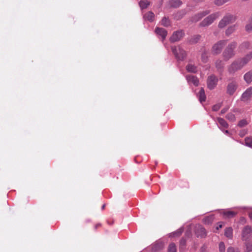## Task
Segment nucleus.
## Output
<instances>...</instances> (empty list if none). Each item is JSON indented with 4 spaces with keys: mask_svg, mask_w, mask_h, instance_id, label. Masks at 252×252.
I'll return each instance as SVG.
<instances>
[{
    "mask_svg": "<svg viewBox=\"0 0 252 252\" xmlns=\"http://www.w3.org/2000/svg\"><path fill=\"white\" fill-rule=\"evenodd\" d=\"M250 19H252V16H251Z\"/></svg>",
    "mask_w": 252,
    "mask_h": 252,
    "instance_id": "obj_55",
    "label": "nucleus"
},
{
    "mask_svg": "<svg viewBox=\"0 0 252 252\" xmlns=\"http://www.w3.org/2000/svg\"><path fill=\"white\" fill-rule=\"evenodd\" d=\"M144 18L150 22H153L155 19V14L152 11H149L144 15Z\"/></svg>",
    "mask_w": 252,
    "mask_h": 252,
    "instance_id": "obj_21",
    "label": "nucleus"
},
{
    "mask_svg": "<svg viewBox=\"0 0 252 252\" xmlns=\"http://www.w3.org/2000/svg\"><path fill=\"white\" fill-rule=\"evenodd\" d=\"M168 252H177L176 247L174 243H171L168 249Z\"/></svg>",
    "mask_w": 252,
    "mask_h": 252,
    "instance_id": "obj_36",
    "label": "nucleus"
},
{
    "mask_svg": "<svg viewBox=\"0 0 252 252\" xmlns=\"http://www.w3.org/2000/svg\"><path fill=\"white\" fill-rule=\"evenodd\" d=\"M227 40H220L215 43L212 47V52L214 55L220 54L224 46L226 44Z\"/></svg>",
    "mask_w": 252,
    "mask_h": 252,
    "instance_id": "obj_7",
    "label": "nucleus"
},
{
    "mask_svg": "<svg viewBox=\"0 0 252 252\" xmlns=\"http://www.w3.org/2000/svg\"><path fill=\"white\" fill-rule=\"evenodd\" d=\"M214 3L217 6H221L225 3L223 0H215Z\"/></svg>",
    "mask_w": 252,
    "mask_h": 252,
    "instance_id": "obj_42",
    "label": "nucleus"
},
{
    "mask_svg": "<svg viewBox=\"0 0 252 252\" xmlns=\"http://www.w3.org/2000/svg\"><path fill=\"white\" fill-rule=\"evenodd\" d=\"M223 132L225 134H229V132L228 130H224L223 131Z\"/></svg>",
    "mask_w": 252,
    "mask_h": 252,
    "instance_id": "obj_50",
    "label": "nucleus"
},
{
    "mask_svg": "<svg viewBox=\"0 0 252 252\" xmlns=\"http://www.w3.org/2000/svg\"><path fill=\"white\" fill-rule=\"evenodd\" d=\"M186 12L185 10H181L175 14L174 18L177 20H179L182 19L186 15Z\"/></svg>",
    "mask_w": 252,
    "mask_h": 252,
    "instance_id": "obj_27",
    "label": "nucleus"
},
{
    "mask_svg": "<svg viewBox=\"0 0 252 252\" xmlns=\"http://www.w3.org/2000/svg\"><path fill=\"white\" fill-rule=\"evenodd\" d=\"M211 218H207L205 219V221L206 222V221L209 220V219H211Z\"/></svg>",
    "mask_w": 252,
    "mask_h": 252,
    "instance_id": "obj_54",
    "label": "nucleus"
},
{
    "mask_svg": "<svg viewBox=\"0 0 252 252\" xmlns=\"http://www.w3.org/2000/svg\"><path fill=\"white\" fill-rule=\"evenodd\" d=\"M200 36L199 35H195L193 38L191 39L190 42L192 43H195L198 42V41L200 39Z\"/></svg>",
    "mask_w": 252,
    "mask_h": 252,
    "instance_id": "obj_41",
    "label": "nucleus"
},
{
    "mask_svg": "<svg viewBox=\"0 0 252 252\" xmlns=\"http://www.w3.org/2000/svg\"><path fill=\"white\" fill-rule=\"evenodd\" d=\"M245 30L248 32H250L252 31V19L249 20L248 23L245 26Z\"/></svg>",
    "mask_w": 252,
    "mask_h": 252,
    "instance_id": "obj_32",
    "label": "nucleus"
},
{
    "mask_svg": "<svg viewBox=\"0 0 252 252\" xmlns=\"http://www.w3.org/2000/svg\"><path fill=\"white\" fill-rule=\"evenodd\" d=\"M150 4V2L147 0H141L139 2V6L142 9L146 8Z\"/></svg>",
    "mask_w": 252,
    "mask_h": 252,
    "instance_id": "obj_28",
    "label": "nucleus"
},
{
    "mask_svg": "<svg viewBox=\"0 0 252 252\" xmlns=\"http://www.w3.org/2000/svg\"><path fill=\"white\" fill-rule=\"evenodd\" d=\"M247 130L243 129L240 131L239 135L240 137H243L247 134Z\"/></svg>",
    "mask_w": 252,
    "mask_h": 252,
    "instance_id": "obj_44",
    "label": "nucleus"
},
{
    "mask_svg": "<svg viewBox=\"0 0 252 252\" xmlns=\"http://www.w3.org/2000/svg\"><path fill=\"white\" fill-rule=\"evenodd\" d=\"M218 82V78L215 75L210 76L207 79V87L210 90L214 89Z\"/></svg>",
    "mask_w": 252,
    "mask_h": 252,
    "instance_id": "obj_10",
    "label": "nucleus"
},
{
    "mask_svg": "<svg viewBox=\"0 0 252 252\" xmlns=\"http://www.w3.org/2000/svg\"><path fill=\"white\" fill-rule=\"evenodd\" d=\"M246 249L244 252H251L252 251V239L248 240L245 242Z\"/></svg>",
    "mask_w": 252,
    "mask_h": 252,
    "instance_id": "obj_26",
    "label": "nucleus"
},
{
    "mask_svg": "<svg viewBox=\"0 0 252 252\" xmlns=\"http://www.w3.org/2000/svg\"><path fill=\"white\" fill-rule=\"evenodd\" d=\"M184 35V33L183 30L174 32L170 38V41L171 42L178 41L182 39Z\"/></svg>",
    "mask_w": 252,
    "mask_h": 252,
    "instance_id": "obj_8",
    "label": "nucleus"
},
{
    "mask_svg": "<svg viewBox=\"0 0 252 252\" xmlns=\"http://www.w3.org/2000/svg\"><path fill=\"white\" fill-rule=\"evenodd\" d=\"M228 83L226 88V93L230 95H232L237 90L238 85L237 82L233 78L229 79Z\"/></svg>",
    "mask_w": 252,
    "mask_h": 252,
    "instance_id": "obj_6",
    "label": "nucleus"
},
{
    "mask_svg": "<svg viewBox=\"0 0 252 252\" xmlns=\"http://www.w3.org/2000/svg\"><path fill=\"white\" fill-rule=\"evenodd\" d=\"M228 109H229L228 107H225V108H223L220 111V114H223L225 113V112H226L228 111Z\"/></svg>",
    "mask_w": 252,
    "mask_h": 252,
    "instance_id": "obj_46",
    "label": "nucleus"
},
{
    "mask_svg": "<svg viewBox=\"0 0 252 252\" xmlns=\"http://www.w3.org/2000/svg\"><path fill=\"white\" fill-rule=\"evenodd\" d=\"M244 66L239 59L234 61L231 64L227 67V70L230 74L233 75L236 71L241 69Z\"/></svg>",
    "mask_w": 252,
    "mask_h": 252,
    "instance_id": "obj_2",
    "label": "nucleus"
},
{
    "mask_svg": "<svg viewBox=\"0 0 252 252\" xmlns=\"http://www.w3.org/2000/svg\"><path fill=\"white\" fill-rule=\"evenodd\" d=\"M198 95H199V99L201 103L205 101L206 95L205 94L204 90L202 88H201V89L200 90L199 93H198Z\"/></svg>",
    "mask_w": 252,
    "mask_h": 252,
    "instance_id": "obj_24",
    "label": "nucleus"
},
{
    "mask_svg": "<svg viewBox=\"0 0 252 252\" xmlns=\"http://www.w3.org/2000/svg\"><path fill=\"white\" fill-rule=\"evenodd\" d=\"M200 252H208L207 247L205 246H202L200 249Z\"/></svg>",
    "mask_w": 252,
    "mask_h": 252,
    "instance_id": "obj_47",
    "label": "nucleus"
},
{
    "mask_svg": "<svg viewBox=\"0 0 252 252\" xmlns=\"http://www.w3.org/2000/svg\"><path fill=\"white\" fill-rule=\"evenodd\" d=\"M244 79L247 84H250L252 82V71H248L245 74Z\"/></svg>",
    "mask_w": 252,
    "mask_h": 252,
    "instance_id": "obj_20",
    "label": "nucleus"
},
{
    "mask_svg": "<svg viewBox=\"0 0 252 252\" xmlns=\"http://www.w3.org/2000/svg\"><path fill=\"white\" fill-rule=\"evenodd\" d=\"M237 45V43L236 41H233L227 45L222 53V56L224 61H227L235 56L234 49Z\"/></svg>",
    "mask_w": 252,
    "mask_h": 252,
    "instance_id": "obj_1",
    "label": "nucleus"
},
{
    "mask_svg": "<svg viewBox=\"0 0 252 252\" xmlns=\"http://www.w3.org/2000/svg\"><path fill=\"white\" fill-rule=\"evenodd\" d=\"M252 96V88H248L242 94L241 99L242 101L246 102L251 99Z\"/></svg>",
    "mask_w": 252,
    "mask_h": 252,
    "instance_id": "obj_12",
    "label": "nucleus"
},
{
    "mask_svg": "<svg viewBox=\"0 0 252 252\" xmlns=\"http://www.w3.org/2000/svg\"><path fill=\"white\" fill-rule=\"evenodd\" d=\"M252 59V51L247 54L244 57L239 58L244 65H246Z\"/></svg>",
    "mask_w": 252,
    "mask_h": 252,
    "instance_id": "obj_17",
    "label": "nucleus"
},
{
    "mask_svg": "<svg viewBox=\"0 0 252 252\" xmlns=\"http://www.w3.org/2000/svg\"><path fill=\"white\" fill-rule=\"evenodd\" d=\"M252 237V230L249 226H245L242 231L243 240L247 241L250 240Z\"/></svg>",
    "mask_w": 252,
    "mask_h": 252,
    "instance_id": "obj_11",
    "label": "nucleus"
},
{
    "mask_svg": "<svg viewBox=\"0 0 252 252\" xmlns=\"http://www.w3.org/2000/svg\"><path fill=\"white\" fill-rule=\"evenodd\" d=\"M184 229L183 228H180L177 230L176 231L170 233V237H178L180 236L182 233L183 232Z\"/></svg>",
    "mask_w": 252,
    "mask_h": 252,
    "instance_id": "obj_29",
    "label": "nucleus"
},
{
    "mask_svg": "<svg viewBox=\"0 0 252 252\" xmlns=\"http://www.w3.org/2000/svg\"><path fill=\"white\" fill-rule=\"evenodd\" d=\"M169 4L171 7L177 8L181 6L182 2L180 0H170Z\"/></svg>",
    "mask_w": 252,
    "mask_h": 252,
    "instance_id": "obj_25",
    "label": "nucleus"
},
{
    "mask_svg": "<svg viewBox=\"0 0 252 252\" xmlns=\"http://www.w3.org/2000/svg\"><path fill=\"white\" fill-rule=\"evenodd\" d=\"M172 51L178 60L183 61L186 57V53L180 46H172Z\"/></svg>",
    "mask_w": 252,
    "mask_h": 252,
    "instance_id": "obj_4",
    "label": "nucleus"
},
{
    "mask_svg": "<svg viewBox=\"0 0 252 252\" xmlns=\"http://www.w3.org/2000/svg\"><path fill=\"white\" fill-rule=\"evenodd\" d=\"M186 244V241L185 239L182 238L180 241V245L182 248H184L185 247Z\"/></svg>",
    "mask_w": 252,
    "mask_h": 252,
    "instance_id": "obj_43",
    "label": "nucleus"
},
{
    "mask_svg": "<svg viewBox=\"0 0 252 252\" xmlns=\"http://www.w3.org/2000/svg\"><path fill=\"white\" fill-rule=\"evenodd\" d=\"M238 26V25L236 24L228 27L225 31L226 35L227 36L230 35L237 30Z\"/></svg>",
    "mask_w": 252,
    "mask_h": 252,
    "instance_id": "obj_18",
    "label": "nucleus"
},
{
    "mask_svg": "<svg viewBox=\"0 0 252 252\" xmlns=\"http://www.w3.org/2000/svg\"><path fill=\"white\" fill-rule=\"evenodd\" d=\"M250 43L248 41H245L243 42L239 46L241 50L248 49L250 47Z\"/></svg>",
    "mask_w": 252,
    "mask_h": 252,
    "instance_id": "obj_34",
    "label": "nucleus"
},
{
    "mask_svg": "<svg viewBox=\"0 0 252 252\" xmlns=\"http://www.w3.org/2000/svg\"><path fill=\"white\" fill-rule=\"evenodd\" d=\"M248 124V122L245 119L240 121L238 124V126L240 127H243L246 126Z\"/></svg>",
    "mask_w": 252,
    "mask_h": 252,
    "instance_id": "obj_38",
    "label": "nucleus"
},
{
    "mask_svg": "<svg viewBox=\"0 0 252 252\" xmlns=\"http://www.w3.org/2000/svg\"><path fill=\"white\" fill-rule=\"evenodd\" d=\"M161 24L162 26L164 27H168L171 25L170 20L166 17H164L162 19L161 21Z\"/></svg>",
    "mask_w": 252,
    "mask_h": 252,
    "instance_id": "obj_31",
    "label": "nucleus"
},
{
    "mask_svg": "<svg viewBox=\"0 0 252 252\" xmlns=\"http://www.w3.org/2000/svg\"><path fill=\"white\" fill-rule=\"evenodd\" d=\"M249 217L252 220V212L250 213L249 214Z\"/></svg>",
    "mask_w": 252,
    "mask_h": 252,
    "instance_id": "obj_52",
    "label": "nucleus"
},
{
    "mask_svg": "<svg viewBox=\"0 0 252 252\" xmlns=\"http://www.w3.org/2000/svg\"><path fill=\"white\" fill-rule=\"evenodd\" d=\"M210 13L209 10H205L199 12L198 13L194 15L191 18V21L192 22H196L202 19L203 17L207 15Z\"/></svg>",
    "mask_w": 252,
    "mask_h": 252,
    "instance_id": "obj_13",
    "label": "nucleus"
},
{
    "mask_svg": "<svg viewBox=\"0 0 252 252\" xmlns=\"http://www.w3.org/2000/svg\"><path fill=\"white\" fill-rule=\"evenodd\" d=\"M155 32L158 35L161 37L162 40L165 39L167 34V31L162 28H156L155 29Z\"/></svg>",
    "mask_w": 252,
    "mask_h": 252,
    "instance_id": "obj_14",
    "label": "nucleus"
},
{
    "mask_svg": "<svg viewBox=\"0 0 252 252\" xmlns=\"http://www.w3.org/2000/svg\"><path fill=\"white\" fill-rule=\"evenodd\" d=\"M186 70L191 73H196L197 71V67L194 64L189 63L186 66Z\"/></svg>",
    "mask_w": 252,
    "mask_h": 252,
    "instance_id": "obj_23",
    "label": "nucleus"
},
{
    "mask_svg": "<svg viewBox=\"0 0 252 252\" xmlns=\"http://www.w3.org/2000/svg\"><path fill=\"white\" fill-rule=\"evenodd\" d=\"M220 16V12H218L213 13L209 15L206 18H205L201 23H200L199 25L201 27L208 26L209 25L211 24L214 21V20H215Z\"/></svg>",
    "mask_w": 252,
    "mask_h": 252,
    "instance_id": "obj_5",
    "label": "nucleus"
},
{
    "mask_svg": "<svg viewBox=\"0 0 252 252\" xmlns=\"http://www.w3.org/2000/svg\"><path fill=\"white\" fill-rule=\"evenodd\" d=\"M227 252H240L238 249H235L232 247H229L227 249Z\"/></svg>",
    "mask_w": 252,
    "mask_h": 252,
    "instance_id": "obj_45",
    "label": "nucleus"
},
{
    "mask_svg": "<svg viewBox=\"0 0 252 252\" xmlns=\"http://www.w3.org/2000/svg\"><path fill=\"white\" fill-rule=\"evenodd\" d=\"M236 213L234 211L226 210L223 212L224 217L225 218H233L236 215Z\"/></svg>",
    "mask_w": 252,
    "mask_h": 252,
    "instance_id": "obj_22",
    "label": "nucleus"
},
{
    "mask_svg": "<svg viewBox=\"0 0 252 252\" xmlns=\"http://www.w3.org/2000/svg\"><path fill=\"white\" fill-rule=\"evenodd\" d=\"M224 235L228 238L232 237V229L231 227L226 228L225 230Z\"/></svg>",
    "mask_w": 252,
    "mask_h": 252,
    "instance_id": "obj_33",
    "label": "nucleus"
},
{
    "mask_svg": "<svg viewBox=\"0 0 252 252\" xmlns=\"http://www.w3.org/2000/svg\"><path fill=\"white\" fill-rule=\"evenodd\" d=\"M105 204H103L102 207H101V209L103 210L105 208Z\"/></svg>",
    "mask_w": 252,
    "mask_h": 252,
    "instance_id": "obj_53",
    "label": "nucleus"
},
{
    "mask_svg": "<svg viewBox=\"0 0 252 252\" xmlns=\"http://www.w3.org/2000/svg\"><path fill=\"white\" fill-rule=\"evenodd\" d=\"M223 225V223L222 222H220L218 223V225L216 227V229L219 230L220 228H222Z\"/></svg>",
    "mask_w": 252,
    "mask_h": 252,
    "instance_id": "obj_48",
    "label": "nucleus"
},
{
    "mask_svg": "<svg viewBox=\"0 0 252 252\" xmlns=\"http://www.w3.org/2000/svg\"><path fill=\"white\" fill-rule=\"evenodd\" d=\"M216 67L217 68V70L221 72L223 70L224 63H223V61L220 60H218L216 61L215 63Z\"/></svg>",
    "mask_w": 252,
    "mask_h": 252,
    "instance_id": "obj_19",
    "label": "nucleus"
},
{
    "mask_svg": "<svg viewBox=\"0 0 252 252\" xmlns=\"http://www.w3.org/2000/svg\"><path fill=\"white\" fill-rule=\"evenodd\" d=\"M225 245L223 242H220L219 244V250L220 252H225Z\"/></svg>",
    "mask_w": 252,
    "mask_h": 252,
    "instance_id": "obj_39",
    "label": "nucleus"
},
{
    "mask_svg": "<svg viewBox=\"0 0 252 252\" xmlns=\"http://www.w3.org/2000/svg\"><path fill=\"white\" fill-rule=\"evenodd\" d=\"M100 226V224H97L95 225V229H97L98 227Z\"/></svg>",
    "mask_w": 252,
    "mask_h": 252,
    "instance_id": "obj_51",
    "label": "nucleus"
},
{
    "mask_svg": "<svg viewBox=\"0 0 252 252\" xmlns=\"http://www.w3.org/2000/svg\"><path fill=\"white\" fill-rule=\"evenodd\" d=\"M245 145L252 148V138L251 137H247L245 139Z\"/></svg>",
    "mask_w": 252,
    "mask_h": 252,
    "instance_id": "obj_35",
    "label": "nucleus"
},
{
    "mask_svg": "<svg viewBox=\"0 0 252 252\" xmlns=\"http://www.w3.org/2000/svg\"><path fill=\"white\" fill-rule=\"evenodd\" d=\"M236 20V17L230 13H227L224 16L220 21L218 27L220 28H223L228 24L234 22Z\"/></svg>",
    "mask_w": 252,
    "mask_h": 252,
    "instance_id": "obj_3",
    "label": "nucleus"
},
{
    "mask_svg": "<svg viewBox=\"0 0 252 252\" xmlns=\"http://www.w3.org/2000/svg\"><path fill=\"white\" fill-rule=\"evenodd\" d=\"M218 123L221 126L224 128H227L228 127V125L227 122L222 118H217Z\"/></svg>",
    "mask_w": 252,
    "mask_h": 252,
    "instance_id": "obj_30",
    "label": "nucleus"
},
{
    "mask_svg": "<svg viewBox=\"0 0 252 252\" xmlns=\"http://www.w3.org/2000/svg\"><path fill=\"white\" fill-rule=\"evenodd\" d=\"M201 59H202V61L205 63L207 62V57H205V55L204 54H202V56H201Z\"/></svg>",
    "mask_w": 252,
    "mask_h": 252,
    "instance_id": "obj_49",
    "label": "nucleus"
},
{
    "mask_svg": "<svg viewBox=\"0 0 252 252\" xmlns=\"http://www.w3.org/2000/svg\"><path fill=\"white\" fill-rule=\"evenodd\" d=\"M226 118L231 122H234L236 120V117L235 115L231 113H229L227 114V115L226 116Z\"/></svg>",
    "mask_w": 252,
    "mask_h": 252,
    "instance_id": "obj_37",
    "label": "nucleus"
},
{
    "mask_svg": "<svg viewBox=\"0 0 252 252\" xmlns=\"http://www.w3.org/2000/svg\"><path fill=\"white\" fill-rule=\"evenodd\" d=\"M194 232L197 237L204 238L207 235L205 229L200 225H197L195 227Z\"/></svg>",
    "mask_w": 252,
    "mask_h": 252,
    "instance_id": "obj_9",
    "label": "nucleus"
},
{
    "mask_svg": "<svg viewBox=\"0 0 252 252\" xmlns=\"http://www.w3.org/2000/svg\"><path fill=\"white\" fill-rule=\"evenodd\" d=\"M186 79L189 83H192L195 86H198L199 80L196 76L189 75L186 76Z\"/></svg>",
    "mask_w": 252,
    "mask_h": 252,
    "instance_id": "obj_15",
    "label": "nucleus"
},
{
    "mask_svg": "<svg viewBox=\"0 0 252 252\" xmlns=\"http://www.w3.org/2000/svg\"><path fill=\"white\" fill-rule=\"evenodd\" d=\"M164 243L161 241H158L152 245L153 252H157L162 250L164 248Z\"/></svg>",
    "mask_w": 252,
    "mask_h": 252,
    "instance_id": "obj_16",
    "label": "nucleus"
},
{
    "mask_svg": "<svg viewBox=\"0 0 252 252\" xmlns=\"http://www.w3.org/2000/svg\"><path fill=\"white\" fill-rule=\"evenodd\" d=\"M221 106V103H218L214 105L212 107V110L214 111H218Z\"/></svg>",
    "mask_w": 252,
    "mask_h": 252,
    "instance_id": "obj_40",
    "label": "nucleus"
}]
</instances>
